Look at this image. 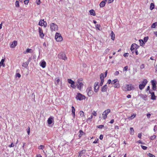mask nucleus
Instances as JSON below:
<instances>
[{"instance_id": "1", "label": "nucleus", "mask_w": 157, "mask_h": 157, "mask_svg": "<svg viewBox=\"0 0 157 157\" xmlns=\"http://www.w3.org/2000/svg\"><path fill=\"white\" fill-rule=\"evenodd\" d=\"M135 89L134 86L132 84H125L122 87V89L124 91H130Z\"/></svg>"}, {"instance_id": "2", "label": "nucleus", "mask_w": 157, "mask_h": 157, "mask_svg": "<svg viewBox=\"0 0 157 157\" xmlns=\"http://www.w3.org/2000/svg\"><path fill=\"white\" fill-rule=\"evenodd\" d=\"M55 38L56 41L60 42L63 40V38L61 34L58 33H56L55 35Z\"/></svg>"}, {"instance_id": "3", "label": "nucleus", "mask_w": 157, "mask_h": 157, "mask_svg": "<svg viewBox=\"0 0 157 157\" xmlns=\"http://www.w3.org/2000/svg\"><path fill=\"white\" fill-rule=\"evenodd\" d=\"M58 58L59 59H62L63 60H65L67 59V57L65 53L61 52L58 55Z\"/></svg>"}, {"instance_id": "4", "label": "nucleus", "mask_w": 157, "mask_h": 157, "mask_svg": "<svg viewBox=\"0 0 157 157\" xmlns=\"http://www.w3.org/2000/svg\"><path fill=\"white\" fill-rule=\"evenodd\" d=\"M147 81L146 79H144L142 82L141 84H140L139 85V88L140 90H142L145 87L147 84Z\"/></svg>"}, {"instance_id": "5", "label": "nucleus", "mask_w": 157, "mask_h": 157, "mask_svg": "<svg viewBox=\"0 0 157 157\" xmlns=\"http://www.w3.org/2000/svg\"><path fill=\"white\" fill-rule=\"evenodd\" d=\"M75 98L76 99L79 100H82L83 99H85L86 98V97L84 95L82 94L81 93H78L77 94Z\"/></svg>"}, {"instance_id": "6", "label": "nucleus", "mask_w": 157, "mask_h": 157, "mask_svg": "<svg viewBox=\"0 0 157 157\" xmlns=\"http://www.w3.org/2000/svg\"><path fill=\"white\" fill-rule=\"evenodd\" d=\"M92 88L91 86H88L86 90V91L88 96L91 97L93 94V92L92 90Z\"/></svg>"}, {"instance_id": "7", "label": "nucleus", "mask_w": 157, "mask_h": 157, "mask_svg": "<svg viewBox=\"0 0 157 157\" xmlns=\"http://www.w3.org/2000/svg\"><path fill=\"white\" fill-rule=\"evenodd\" d=\"M139 46L136 44H133L131 47L130 50L132 51V53H134V50L137 49L139 48Z\"/></svg>"}, {"instance_id": "8", "label": "nucleus", "mask_w": 157, "mask_h": 157, "mask_svg": "<svg viewBox=\"0 0 157 157\" xmlns=\"http://www.w3.org/2000/svg\"><path fill=\"white\" fill-rule=\"evenodd\" d=\"M50 28L52 31H55L57 30L58 27L56 24L52 23L50 25Z\"/></svg>"}, {"instance_id": "9", "label": "nucleus", "mask_w": 157, "mask_h": 157, "mask_svg": "<svg viewBox=\"0 0 157 157\" xmlns=\"http://www.w3.org/2000/svg\"><path fill=\"white\" fill-rule=\"evenodd\" d=\"M110 110L108 109L105 110L103 112L102 116L104 119H105L107 118V115L110 113Z\"/></svg>"}, {"instance_id": "10", "label": "nucleus", "mask_w": 157, "mask_h": 157, "mask_svg": "<svg viewBox=\"0 0 157 157\" xmlns=\"http://www.w3.org/2000/svg\"><path fill=\"white\" fill-rule=\"evenodd\" d=\"M67 81L68 83L71 84V87L75 89V82L72 80L71 79L69 78L67 79Z\"/></svg>"}, {"instance_id": "11", "label": "nucleus", "mask_w": 157, "mask_h": 157, "mask_svg": "<svg viewBox=\"0 0 157 157\" xmlns=\"http://www.w3.org/2000/svg\"><path fill=\"white\" fill-rule=\"evenodd\" d=\"M94 91L95 92H98L99 88V86L98 85V82H95L94 84Z\"/></svg>"}, {"instance_id": "12", "label": "nucleus", "mask_w": 157, "mask_h": 157, "mask_svg": "<svg viewBox=\"0 0 157 157\" xmlns=\"http://www.w3.org/2000/svg\"><path fill=\"white\" fill-rule=\"evenodd\" d=\"M78 85L77 88L79 90H81L83 86V84L82 82H80L79 80H78Z\"/></svg>"}, {"instance_id": "13", "label": "nucleus", "mask_w": 157, "mask_h": 157, "mask_svg": "<svg viewBox=\"0 0 157 157\" xmlns=\"http://www.w3.org/2000/svg\"><path fill=\"white\" fill-rule=\"evenodd\" d=\"M38 25L41 26H44L45 27L46 25H47V23L46 22H44V19H41L39 22Z\"/></svg>"}, {"instance_id": "14", "label": "nucleus", "mask_w": 157, "mask_h": 157, "mask_svg": "<svg viewBox=\"0 0 157 157\" xmlns=\"http://www.w3.org/2000/svg\"><path fill=\"white\" fill-rule=\"evenodd\" d=\"M39 33H40V36L42 38H43L44 36V34L43 33L42 29L40 28L39 27Z\"/></svg>"}, {"instance_id": "15", "label": "nucleus", "mask_w": 157, "mask_h": 157, "mask_svg": "<svg viewBox=\"0 0 157 157\" xmlns=\"http://www.w3.org/2000/svg\"><path fill=\"white\" fill-rule=\"evenodd\" d=\"M53 117L52 116H50L48 119L47 121L48 123V124H51L53 122Z\"/></svg>"}, {"instance_id": "16", "label": "nucleus", "mask_w": 157, "mask_h": 157, "mask_svg": "<svg viewBox=\"0 0 157 157\" xmlns=\"http://www.w3.org/2000/svg\"><path fill=\"white\" fill-rule=\"evenodd\" d=\"M17 44V42L16 40L13 41L12 44L10 45V47L12 48H14Z\"/></svg>"}, {"instance_id": "17", "label": "nucleus", "mask_w": 157, "mask_h": 157, "mask_svg": "<svg viewBox=\"0 0 157 157\" xmlns=\"http://www.w3.org/2000/svg\"><path fill=\"white\" fill-rule=\"evenodd\" d=\"M40 65L42 68H44L46 66V62L44 61H42L40 63Z\"/></svg>"}, {"instance_id": "18", "label": "nucleus", "mask_w": 157, "mask_h": 157, "mask_svg": "<svg viewBox=\"0 0 157 157\" xmlns=\"http://www.w3.org/2000/svg\"><path fill=\"white\" fill-rule=\"evenodd\" d=\"M107 85H105L103 86L101 88V91L102 92H105L107 91Z\"/></svg>"}, {"instance_id": "19", "label": "nucleus", "mask_w": 157, "mask_h": 157, "mask_svg": "<svg viewBox=\"0 0 157 157\" xmlns=\"http://www.w3.org/2000/svg\"><path fill=\"white\" fill-rule=\"evenodd\" d=\"M5 59H2L0 62V67H1L2 66L3 67H5V64L4 63V62L5 61Z\"/></svg>"}, {"instance_id": "20", "label": "nucleus", "mask_w": 157, "mask_h": 157, "mask_svg": "<svg viewBox=\"0 0 157 157\" xmlns=\"http://www.w3.org/2000/svg\"><path fill=\"white\" fill-rule=\"evenodd\" d=\"M71 108H72L71 112L72 113V114L73 117H74L75 116V108L73 106H72L71 107Z\"/></svg>"}, {"instance_id": "21", "label": "nucleus", "mask_w": 157, "mask_h": 157, "mask_svg": "<svg viewBox=\"0 0 157 157\" xmlns=\"http://www.w3.org/2000/svg\"><path fill=\"white\" fill-rule=\"evenodd\" d=\"M32 50L30 48H27L26 51H24L23 53L25 54H26L27 53H32Z\"/></svg>"}, {"instance_id": "22", "label": "nucleus", "mask_w": 157, "mask_h": 157, "mask_svg": "<svg viewBox=\"0 0 157 157\" xmlns=\"http://www.w3.org/2000/svg\"><path fill=\"white\" fill-rule=\"evenodd\" d=\"M119 81H118V83L114 84V87L115 88H119L120 87V85L119 82Z\"/></svg>"}, {"instance_id": "23", "label": "nucleus", "mask_w": 157, "mask_h": 157, "mask_svg": "<svg viewBox=\"0 0 157 157\" xmlns=\"http://www.w3.org/2000/svg\"><path fill=\"white\" fill-rule=\"evenodd\" d=\"M111 36V39L114 40L115 39V35L113 31H112Z\"/></svg>"}, {"instance_id": "24", "label": "nucleus", "mask_w": 157, "mask_h": 157, "mask_svg": "<svg viewBox=\"0 0 157 157\" xmlns=\"http://www.w3.org/2000/svg\"><path fill=\"white\" fill-rule=\"evenodd\" d=\"M29 64V63H28V62H27L26 61L25 63H22V67H23L25 68H26L27 67V66H28Z\"/></svg>"}, {"instance_id": "25", "label": "nucleus", "mask_w": 157, "mask_h": 157, "mask_svg": "<svg viewBox=\"0 0 157 157\" xmlns=\"http://www.w3.org/2000/svg\"><path fill=\"white\" fill-rule=\"evenodd\" d=\"M91 15L95 16V13L94 11L93 10H90L89 11Z\"/></svg>"}, {"instance_id": "26", "label": "nucleus", "mask_w": 157, "mask_h": 157, "mask_svg": "<svg viewBox=\"0 0 157 157\" xmlns=\"http://www.w3.org/2000/svg\"><path fill=\"white\" fill-rule=\"evenodd\" d=\"M136 114H133L130 117H129L128 118V119L129 120H131L133 119L136 116Z\"/></svg>"}, {"instance_id": "27", "label": "nucleus", "mask_w": 157, "mask_h": 157, "mask_svg": "<svg viewBox=\"0 0 157 157\" xmlns=\"http://www.w3.org/2000/svg\"><path fill=\"white\" fill-rule=\"evenodd\" d=\"M130 133L131 135H133L134 134V130L133 128L131 127L130 128Z\"/></svg>"}, {"instance_id": "28", "label": "nucleus", "mask_w": 157, "mask_h": 157, "mask_svg": "<svg viewBox=\"0 0 157 157\" xmlns=\"http://www.w3.org/2000/svg\"><path fill=\"white\" fill-rule=\"evenodd\" d=\"M151 99L152 100L155 99V93L154 92H152L151 93Z\"/></svg>"}, {"instance_id": "29", "label": "nucleus", "mask_w": 157, "mask_h": 157, "mask_svg": "<svg viewBox=\"0 0 157 157\" xmlns=\"http://www.w3.org/2000/svg\"><path fill=\"white\" fill-rule=\"evenodd\" d=\"M139 41L140 42V46H143L144 44V43L143 41V40L140 39L139 40Z\"/></svg>"}, {"instance_id": "30", "label": "nucleus", "mask_w": 157, "mask_h": 157, "mask_svg": "<svg viewBox=\"0 0 157 157\" xmlns=\"http://www.w3.org/2000/svg\"><path fill=\"white\" fill-rule=\"evenodd\" d=\"M105 3L104 2L102 1L99 4L100 6L101 7H104L105 5Z\"/></svg>"}, {"instance_id": "31", "label": "nucleus", "mask_w": 157, "mask_h": 157, "mask_svg": "<svg viewBox=\"0 0 157 157\" xmlns=\"http://www.w3.org/2000/svg\"><path fill=\"white\" fill-rule=\"evenodd\" d=\"M141 97L142 98L143 100H146V98L147 97V95L146 94H142L141 95Z\"/></svg>"}, {"instance_id": "32", "label": "nucleus", "mask_w": 157, "mask_h": 157, "mask_svg": "<svg viewBox=\"0 0 157 157\" xmlns=\"http://www.w3.org/2000/svg\"><path fill=\"white\" fill-rule=\"evenodd\" d=\"M79 113L80 116L81 117H83L85 116L84 113L83 112V111H80Z\"/></svg>"}, {"instance_id": "33", "label": "nucleus", "mask_w": 157, "mask_h": 157, "mask_svg": "<svg viewBox=\"0 0 157 157\" xmlns=\"http://www.w3.org/2000/svg\"><path fill=\"white\" fill-rule=\"evenodd\" d=\"M118 80L117 79H115L112 81V84H114L117 83V82H118Z\"/></svg>"}, {"instance_id": "34", "label": "nucleus", "mask_w": 157, "mask_h": 157, "mask_svg": "<svg viewBox=\"0 0 157 157\" xmlns=\"http://www.w3.org/2000/svg\"><path fill=\"white\" fill-rule=\"evenodd\" d=\"M151 82L152 85H155L156 84V80L154 79L152 80L151 81Z\"/></svg>"}, {"instance_id": "35", "label": "nucleus", "mask_w": 157, "mask_h": 157, "mask_svg": "<svg viewBox=\"0 0 157 157\" xmlns=\"http://www.w3.org/2000/svg\"><path fill=\"white\" fill-rule=\"evenodd\" d=\"M15 5L16 7H19V2L18 1L16 0L15 3Z\"/></svg>"}, {"instance_id": "36", "label": "nucleus", "mask_w": 157, "mask_h": 157, "mask_svg": "<svg viewBox=\"0 0 157 157\" xmlns=\"http://www.w3.org/2000/svg\"><path fill=\"white\" fill-rule=\"evenodd\" d=\"M148 38L149 37L148 36L145 37L144 38V40H143V41L144 42V43H145L147 42L148 40Z\"/></svg>"}, {"instance_id": "37", "label": "nucleus", "mask_w": 157, "mask_h": 157, "mask_svg": "<svg viewBox=\"0 0 157 157\" xmlns=\"http://www.w3.org/2000/svg\"><path fill=\"white\" fill-rule=\"evenodd\" d=\"M156 137V136L155 135H154L153 136H151L150 137V138L151 139V140H154L155 139Z\"/></svg>"}, {"instance_id": "38", "label": "nucleus", "mask_w": 157, "mask_h": 157, "mask_svg": "<svg viewBox=\"0 0 157 157\" xmlns=\"http://www.w3.org/2000/svg\"><path fill=\"white\" fill-rule=\"evenodd\" d=\"M154 8V5L153 3H151L150 4V9L151 10H152Z\"/></svg>"}, {"instance_id": "39", "label": "nucleus", "mask_w": 157, "mask_h": 157, "mask_svg": "<svg viewBox=\"0 0 157 157\" xmlns=\"http://www.w3.org/2000/svg\"><path fill=\"white\" fill-rule=\"evenodd\" d=\"M105 77L104 75L102 73H101L100 75L101 79H103L104 80Z\"/></svg>"}, {"instance_id": "40", "label": "nucleus", "mask_w": 157, "mask_h": 157, "mask_svg": "<svg viewBox=\"0 0 157 157\" xmlns=\"http://www.w3.org/2000/svg\"><path fill=\"white\" fill-rule=\"evenodd\" d=\"M147 155L149 157H155V156L154 155L150 153L148 154Z\"/></svg>"}, {"instance_id": "41", "label": "nucleus", "mask_w": 157, "mask_h": 157, "mask_svg": "<svg viewBox=\"0 0 157 157\" xmlns=\"http://www.w3.org/2000/svg\"><path fill=\"white\" fill-rule=\"evenodd\" d=\"M44 148V146L42 145H40L38 147V148L39 149L43 150Z\"/></svg>"}, {"instance_id": "42", "label": "nucleus", "mask_w": 157, "mask_h": 157, "mask_svg": "<svg viewBox=\"0 0 157 157\" xmlns=\"http://www.w3.org/2000/svg\"><path fill=\"white\" fill-rule=\"evenodd\" d=\"M16 77H18L19 78H20L21 77V75L20 74V73H17L16 74Z\"/></svg>"}, {"instance_id": "43", "label": "nucleus", "mask_w": 157, "mask_h": 157, "mask_svg": "<svg viewBox=\"0 0 157 157\" xmlns=\"http://www.w3.org/2000/svg\"><path fill=\"white\" fill-rule=\"evenodd\" d=\"M141 148L143 149V150H146L147 149V147L145 146H143V145H141Z\"/></svg>"}, {"instance_id": "44", "label": "nucleus", "mask_w": 157, "mask_h": 157, "mask_svg": "<svg viewBox=\"0 0 157 157\" xmlns=\"http://www.w3.org/2000/svg\"><path fill=\"white\" fill-rule=\"evenodd\" d=\"M86 152V150H82L81 151H80V154H81L82 155L84 154Z\"/></svg>"}, {"instance_id": "45", "label": "nucleus", "mask_w": 157, "mask_h": 157, "mask_svg": "<svg viewBox=\"0 0 157 157\" xmlns=\"http://www.w3.org/2000/svg\"><path fill=\"white\" fill-rule=\"evenodd\" d=\"M156 23H154L152 24L151 26L152 28H154L156 26Z\"/></svg>"}, {"instance_id": "46", "label": "nucleus", "mask_w": 157, "mask_h": 157, "mask_svg": "<svg viewBox=\"0 0 157 157\" xmlns=\"http://www.w3.org/2000/svg\"><path fill=\"white\" fill-rule=\"evenodd\" d=\"M152 89L154 90H155L156 89V86L155 85H152Z\"/></svg>"}, {"instance_id": "47", "label": "nucleus", "mask_w": 157, "mask_h": 157, "mask_svg": "<svg viewBox=\"0 0 157 157\" xmlns=\"http://www.w3.org/2000/svg\"><path fill=\"white\" fill-rule=\"evenodd\" d=\"M29 0H25L24 1V4L25 5H27L29 2Z\"/></svg>"}, {"instance_id": "48", "label": "nucleus", "mask_w": 157, "mask_h": 157, "mask_svg": "<svg viewBox=\"0 0 157 157\" xmlns=\"http://www.w3.org/2000/svg\"><path fill=\"white\" fill-rule=\"evenodd\" d=\"M153 130L154 132H155L157 130V126L156 125H155L153 129Z\"/></svg>"}, {"instance_id": "49", "label": "nucleus", "mask_w": 157, "mask_h": 157, "mask_svg": "<svg viewBox=\"0 0 157 157\" xmlns=\"http://www.w3.org/2000/svg\"><path fill=\"white\" fill-rule=\"evenodd\" d=\"M145 66L144 64H142L140 66V68L141 69L144 68Z\"/></svg>"}, {"instance_id": "50", "label": "nucleus", "mask_w": 157, "mask_h": 157, "mask_svg": "<svg viewBox=\"0 0 157 157\" xmlns=\"http://www.w3.org/2000/svg\"><path fill=\"white\" fill-rule=\"evenodd\" d=\"M60 79L59 78H58L56 80V82H55V83L56 84H59V82H60Z\"/></svg>"}, {"instance_id": "51", "label": "nucleus", "mask_w": 157, "mask_h": 157, "mask_svg": "<svg viewBox=\"0 0 157 157\" xmlns=\"http://www.w3.org/2000/svg\"><path fill=\"white\" fill-rule=\"evenodd\" d=\"M104 81V80L103 79H101V83L100 84L101 86L103 85Z\"/></svg>"}, {"instance_id": "52", "label": "nucleus", "mask_w": 157, "mask_h": 157, "mask_svg": "<svg viewBox=\"0 0 157 157\" xmlns=\"http://www.w3.org/2000/svg\"><path fill=\"white\" fill-rule=\"evenodd\" d=\"M128 53H125L124 54L123 56L124 57H126L128 56Z\"/></svg>"}, {"instance_id": "53", "label": "nucleus", "mask_w": 157, "mask_h": 157, "mask_svg": "<svg viewBox=\"0 0 157 157\" xmlns=\"http://www.w3.org/2000/svg\"><path fill=\"white\" fill-rule=\"evenodd\" d=\"M92 114L94 116H96L97 115V113L96 111H94L93 113H92Z\"/></svg>"}, {"instance_id": "54", "label": "nucleus", "mask_w": 157, "mask_h": 157, "mask_svg": "<svg viewBox=\"0 0 157 157\" xmlns=\"http://www.w3.org/2000/svg\"><path fill=\"white\" fill-rule=\"evenodd\" d=\"M119 74V72L118 71H116L114 74L115 75H118Z\"/></svg>"}, {"instance_id": "55", "label": "nucleus", "mask_w": 157, "mask_h": 157, "mask_svg": "<svg viewBox=\"0 0 157 157\" xmlns=\"http://www.w3.org/2000/svg\"><path fill=\"white\" fill-rule=\"evenodd\" d=\"M128 68V67L127 66H126L124 67L123 69V71H127Z\"/></svg>"}, {"instance_id": "56", "label": "nucleus", "mask_w": 157, "mask_h": 157, "mask_svg": "<svg viewBox=\"0 0 157 157\" xmlns=\"http://www.w3.org/2000/svg\"><path fill=\"white\" fill-rule=\"evenodd\" d=\"M27 133L28 135L29 134L30 132V129L29 127L27 130Z\"/></svg>"}, {"instance_id": "57", "label": "nucleus", "mask_w": 157, "mask_h": 157, "mask_svg": "<svg viewBox=\"0 0 157 157\" xmlns=\"http://www.w3.org/2000/svg\"><path fill=\"white\" fill-rule=\"evenodd\" d=\"M109 49H106L105 50V54H106L108 53L109 52Z\"/></svg>"}, {"instance_id": "58", "label": "nucleus", "mask_w": 157, "mask_h": 157, "mask_svg": "<svg viewBox=\"0 0 157 157\" xmlns=\"http://www.w3.org/2000/svg\"><path fill=\"white\" fill-rule=\"evenodd\" d=\"M14 146V144L13 143H12L10 145H9V147H13Z\"/></svg>"}, {"instance_id": "59", "label": "nucleus", "mask_w": 157, "mask_h": 157, "mask_svg": "<svg viewBox=\"0 0 157 157\" xmlns=\"http://www.w3.org/2000/svg\"><path fill=\"white\" fill-rule=\"evenodd\" d=\"M103 137V136L102 134L100 135L99 136V139L101 140H102Z\"/></svg>"}, {"instance_id": "60", "label": "nucleus", "mask_w": 157, "mask_h": 157, "mask_svg": "<svg viewBox=\"0 0 157 157\" xmlns=\"http://www.w3.org/2000/svg\"><path fill=\"white\" fill-rule=\"evenodd\" d=\"M98 139H97L96 140H95L94 142H93V143H94V144H97V143H98Z\"/></svg>"}, {"instance_id": "61", "label": "nucleus", "mask_w": 157, "mask_h": 157, "mask_svg": "<svg viewBox=\"0 0 157 157\" xmlns=\"http://www.w3.org/2000/svg\"><path fill=\"white\" fill-rule=\"evenodd\" d=\"M36 3L38 5H40V0H37Z\"/></svg>"}, {"instance_id": "62", "label": "nucleus", "mask_w": 157, "mask_h": 157, "mask_svg": "<svg viewBox=\"0 0 157 157\" xmlns=\"http://www.w3.org/2000/svg\"><path fill=\"white\" fill-rule=\"evenodd\" d=\"M79 133L81 135V136H82L83 135V132L82 131L80 130L79 131Z\"/></svg>"}, {"instance_id": "63", "label": "nucleus", "mask_w": 157, "mask_h": 157, "mask_svg": "<svg viewBox=\"0 0 157 157\" xmlns=\"http://www.w3.org/2000/svg\"><path fill=\"white\" fill-rule=\"evenodd\" d=\"M32 58L31 57H29L28 60L27 61V62L29 63V62L31 60Z\"/></svg>"}, {"instance_id": "64", "label": "nucleus", "mask_w": 157, "mask_h": 157, "mask_svg": "<svg viewBox=\"0 0 157 157\" xmlns=\"http://www.w3.org/2000/svg\"><path fill=\"white\" fill-rule=\"evenodd\" d=\"M151 114L149 113H148L147 114V116L148 118H149L151 117Z\"/></svg>"}]
</instances>
